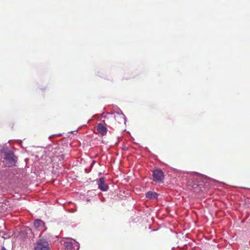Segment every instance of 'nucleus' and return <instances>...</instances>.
Masks as SVG:
<instances>
[{
  "label": "nucleus",
  "instance_id": "nucleus-1",
  "mask_svg": "<svg viewBox=\"0 0 250 250\" xmlns=\"http://www.w3.org/2000/svg\"><path fill=\"white\" fill-rule=\"evenodd\" d=\"M17 158L12 152H6L4 154L3 163L6 167H13L16 166Z\"/></svg>",
  "mask_w": 250,
  "mask_h": 250
},
{
  "label": "nucleus",
  "instance_id": "nucleus-2",
  "mask_svg": "<svg viewBox=\"0 0 250 250\" xmlns=\"http://www.w3.org/2000/svg\"><path fill=\"white\" fill-rule=\"evenodd\" d=\"M35 250H50L48 242L43 239H39L35 244Z\"/></svg>",
  "mask_w": 250,
  "mask_h": 250
},
{
  "label": "nucleus",
  "instance_id": "nucleus-3",
  "mask_svg": "<svg viewBox=\"0 0 250 250\" xmlns=\"http://www.w3.org/2000/svg\"><path fill=\"white\" fill-rule=\"evenodd\" d=\"M153 180L155 182L163 183L164 175L163 171L160 169H156L153 172Z\"/></svg>",
  "mask_w": 250,
  "mask_h": 250
},
{
  "label": "nucleus",
  "instance_id": "nucleus-4",
  "mask_svg": "<svg viewBox=\"0 0 250 250\" xmlns=\"http://www.w3.org/2000/svg\"><path fill=\"white\" fill-rule=\"evenodd\" d=\"M115 123L111 124L112 125L116 126L119 124L125 123V116L123 113H117L114 115Z\"/></svg>",
  "mask_w": 250,
  "mask_h": 250
},
{
  "label": "nucleus",
  "instance_id": "nucleus-5",
  "mask_svg": "<svg viewBox=\"0 0 250 250\" xmlns=\"http://www.w3.org/2000/svg\"><path fill=\"white\" fill-rule=\"evenodd\" d=\"M64 246L67 250H79V244L75 241L65 242Z\"/></svg>",
  "mask_w": 250,
  "mask_h": 250
},
{
  "label": "nucleus",
  "instance_id": "nucleus-6",
  "mask_svg": "<svg viewBox=\"0 0 250 250\" xmlns=\"http://www.w3.org/2000/svg\"><path fill=\"white\" fill-rule=\"evenodd\" d=\"M99 188L102 191H107L108 189V186L105 183V179L102 177L98 181Z\"/></svg>",
  "mask_w": 250,
  "mask_h": 250
},
{
  "label": "nucleus",
  "instance_id": "nucleus-7",
  "mask_svg": "<svg viewBox=\"0 0 250 250\" xmlns=\"http://www.w3.org/2000/svg\"><path fill=\"white\" fill-rule=\"evenodd\" d=\"M97 130L98 133H99L102 136L105 135L107 133L106 127L101 123H100L98 125Z\"/></svg>",
  "mask_w": 250,
  "mask_h": 250
},
{
  "label": "nucleus",
  "instance_id": "nucleus-8",
  "mask_svg": "<svg viewBox=\"0 0 250 250\" xmlns=\"http://www.w3.org/2000/svg\"><path fill=\"white\" fill-rule=\"evenodd\" d=\"M44 225L43 222L41 220H37L34 222V227L39 230L43 228Z\"/></svg>",
  "mask_w": 250,
  "mask_h": 250
},
{
  "label": "nucleus",
  "instance_id": "nucleus-9",
  "mask_svg": "<svg viewBox=\"0 0 250 250\" xmlns=\"http://www.w3.org/2000/svg\"><path fill=\"white\" fill-rule=\"evenodd\" d=\"M146 196L147 198L154 199H156L158 197V194L156 192H153L148 191L146 194Z\"/></svg>",
  "mask_w": 250,
  "mask_h": 250
}]
</instances>
